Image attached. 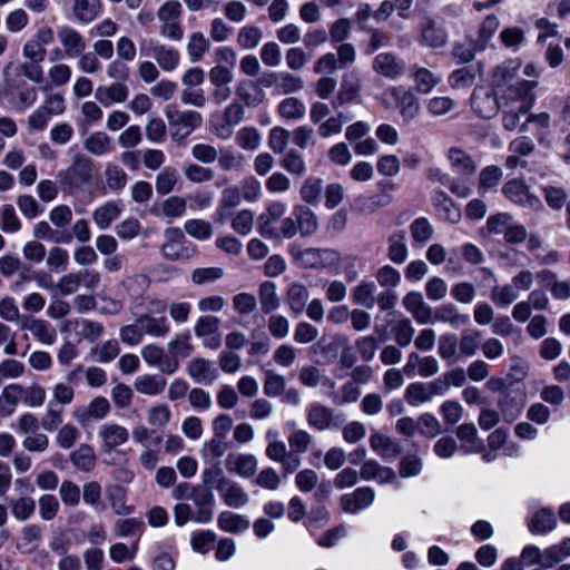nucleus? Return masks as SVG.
<instances>
[{"label": "nucleus", "instance_id": "obj_1", "mask_svg": "<svg viewBox=\"0 0 570 570\" xmlns=\"http://www.w3.org/2000/svg\"><path fill=\"white\" fill-rule=\"evenodd\" d=\"M171 497L176 500H190L196 507L195 512H193L189 503L179 502L174 505V521L178 528L186 525L188 522L207 524L213 521L215 497L208 488L183 482L173 489Z\"/></svg>", "mask_w": 570, "mask_h": 570}, {"label": "nucleus", "instance_id": "obj_2", "mask_svg": "<svg viewBox=\"0 0 570 570\" xmlns=\"http://www.w3.org/2000/svg\"><path fill=\"white\" fill-rule=\"evenodd\" d=\"M520 62L508 60L498 65L491 72V87L503 100H511L534 95L537 80L519 77Z\"/></svg>", "mask_w": 570, "mask_h": 570}, {"label": "nucleus", "instance_id": "obj_3", "mask_svg": "<svg viewBox=\"0 0 570 570\" xmlns=\"http://www.w3.org/2000/svg\"><path fill=\"white\" fill-rule=\"evenodd\" d=\"M165 116L168 121L171 139L176 142H181L203 124V117L196 110L183 111L174 106H167Z\"/></svg>", "mask_w": 570, "mask_h": 570}, {"label": "nucleus", "instance_id": "obj_4", "mask_svg": "<svg viewBox=\"0 0 570 570\" xmlns=\"http://www.w3.org/2000/svg\"><path fill=\"white\" fill-rule=\"evenodd\" d=\"M96 173L94 160L85 154L77 153L71 164L58 174L60 183L71 189H79L92 181Z\"/></svg>", "mask_w": 570, "mask_h": 570}, {"label": "nucleus", "instance_id": "obj_5", "mask_svg": "<svg viewBox=\"0 0 570 570\" xmlns=\"http://www.w3.org/2000/svg\"><path fill=\"white\" fill-rule=\"evenodd\" d=\"M166 243L161 246V253L165 258L176 261H187L196 253V247L188 242L184 233L178 227L165 230Z\"/></svg>", "mask_w": 570, "mask_h": 570}, {"label": "nucleus", "instance_id": "obj_6", "mask_svg": "<svg viewBox=\"0 0 570 570\" xmlns=\"http://www.w3.org/2000/svg\"><path fill=\"white\" fill-rule=\"evenodd\" d=\"M503 99L492 87L478 86L471 96V108L481 118L491 119L502 107Z\"/></svg>", "mask_w": 570, "mask_h": 570}, {"label": "nucleus", "instance_id": "obj_7", "mask_svg": "<svg viewBox=\"0 0 570 570\" xmlns=\"http://www.w3.org/2000/svg\"><path fill=\"white\" fill-rule=\"evenodd\" d=\"M139 49L141 55L155 58L165 71L174 70L179 63V52L175 48L160 45L154 39H142Z\"/></svg>", "mask_w": 570, "mask_h": 570}, {"label": "nucleus", "instance_id": "obj_8", "mask_svg": "<svg viewBox=\"0 0 570 570\" xmlns=\"http://www.w3.org/2000/svg\"><path fill=\"white\" fill-rule=\"evenodd\" d=\"M294 259L304 268H326L340 261V255L331 248H306L293 252Z\"/></svg>", "mask_w": 570, "mask_h": 570}, {"label": "nucleus", "instance_id": "obj_9", "mask_svg": "<svg viewBox=\"0 0 570 570\" xmlns=\"http://www.w3.org/2000/svg\"><path fill=\"white\" fill-rule=\"evenodd\" d=\"M535 96L503 100L501 109L503 112L502 125L504 129L510 131L518 129L522 124V118L527 117L532 108Z\"/></svg>", "mask_w": 570, "mask_h": 570}, {"label": "nucleus", "instance_id": "obj_10", "mask_svg": "<svg viewBox=\"0 0 570 570\" xmlns=\"http://www.w3.org/2000/svg\"><path fill=\"white\" fill-rule=\"evenodd\" d=\"M385 94L393 98L403 122L410 124L419 116L421 105L412 91L399 86L389 88Z\"/></svg>", "mask_w": 570, "mask_h": 570}, {"label": "nucleus", "instance_id": "obj_11", "mask_svg": "<svg viewBox=\"0 0 570 570\" xmlns=\"http://www.w3.org/2000/svg\"><path fill=\"white\" fill-rule=\"evenodd\" d=\"M503 194L513 203L531 208L539 209L542 207L541 200L529 191V187L519 179H512L504 184Z\"/></svg>", "mask_w": 570, "mask_h": 570}, {"label": "nucleus", "instance_id": "obj_12", "mask_svg": "<svg viewBox=\"0 0 570 570\" xmlns=\"http://www.w3.org/2000/svg\"><path fill=\"white\" fill-rule=\"evenodd\" d=\"M375 492L370 487L357 488L355 491L344 494L340 499V507L344 512L358 513L372 505Z\"/></svg>", "mask_w": 570, "mask_h": 570}, {"label": "nucleus", "instance_id": "obj_13", "mask_svg": "<svg viewBox=\"0 0 570 570\" xmlns=\"http://www.w3.org/2000/svg\"><path fill=\"white\" fill-rule=\"evenodd\" d=\"M362 81L355 71L344 73L341 79L340 90L332 100V106L338 108L355 101L360 97Z\"/></svg>", "mask_w": 570, "mask_h": 570}, {"label": "nucleus", "instance_id": "obj_14", "mask_svg": "<svg viewBox=\"0 0 570 570\" xmlns=\"http://www.w3.org/2000/svg\"><path fill=\"white\" fill-rule=\"evenodd\" d=\"M216 489L224 503L230 508H242L249 502V495L245 489L229 479L220 478Z\"/></svg>", "mask_w": 570, "mask_h": 570}, {"label": "nucleus", "instance_id": "obj_15", "mask_svg": "<svg viewBox=\"0 0 570 570\" xmlns=\"http://www.w3.org/2000/svg\"><path fill=\"white\" fill-rule=\"evenodd\" d=\"M57 37L67 57H77L87 48L83 36L71 26L63 24L58 27Z\"/></svg>", "mask_w": 570, "mask_h": 570}, {"label": "nucleus", "instance_id": "obj_16", "mask_svg": "<svg viewBox=\"0 0 570 570\" xmlns=\"http://www.w3.org/2000/svg\"><path fill=\"white\" fill-rule=\"evenodd\" d=\"M225 466L228 472L237 474L240 478L248 479L256 473L258 460L254 454L230 453L226 458Z\"/></svg>", "mask_w": 570, "mask_h": 570}, {"label": "nucleus", "instance_id": "obj_17", "mask_svg": "<svg viewBox=\"0 0 570 570\" xmlns=\"http://www.w3.org/2000/svg\"><path fill=\"white\" fill-rule=\"evenodd\" d=\"M187 373L195 383L200 385L212 384L218 376L217 368L206 358L194 357L187 364Z\"/></svg>", "mask_w": 570, "mask_h": 570}, {"label": "nucleus", "instance_id": "obj_18", "mask_svg": "<svg viewBox=\"0 0 570 570\" xmlns=\"http://www.w3.org/2000/svg\"><path fill=\"white\" fill-rule=\"evenodd\" d=\"M403 305L419 324L433 323L432 307L424 302L420 292L407 293L403 298Z\"/></svg>", "mask_w": 570, "mask_h": 570}, {"label": "nucleus", "instance_id": "obj_19", "mask_svg": "<svg viewBox=\"0 0 570 570\" xmlns=\"http://www.w3.org/2000/svg\"><path fill=\"white\" fill-rule=\"evenodd\" d=\"M98 435L102 440V446L106 451H111L129 439L128 430L117 423H105L98 430Z\"/></svg>", "mask_w": 570, "mask_h": 570}, {"label": "nucleus", "instance_id": "obj_20", "mask_svg": "<svg viewBox=\"0 0 570 570\" xmlns=\"http://www.w3.org/2000/svg\"><path fill=\"white\" fill-rule=\"evenodd\" d=\"M22 330L29 331L40 343L51 345L57 340L56 328L48 322L41 318L24 317Z\"/></svg>", "mask_w": 570, "mask_h": 570}, {"label": "nucleus", "instance_id": "obj_21", "mask_svg": "<svg viewBox=\"0 0 570 570\" xmlns=\"http://www.w3.org/2000/svg\"><path fill=\"white\" fill-rule=\"evenodd\" d=\"M368 441L372 451L384 460L393 461L402 452L400 444L383 433L374 432Z\"/></svg>", "mask_w": 570, "mask_h": 570}, {"label": "nucleus", "instance_id": "obj_22", "mask_svg": "<svg viewBox=\"0 0 570 570\" xmlns=\"http://www.w3.org/2000/svg\"><path fill=\"white\" fill-rule=\"evenodd\" d=\"M420 41L430 48H442L448 42V33L444 28L439 27L432 18L428 17L421 27Z\"/></svg>", "mask_w": 570, "mask_h": 570}, {"label": "nucleus", "instance_id": "obj_23", "mask_svg": "<svg viewBox=\"0 0 570 570\" xmlns=\"http://www.w3.org/2000/svg\"><path fill=\"white\" fill-rule=\"evenodd\" d=\"M373 70L389 79H395L403 75L404 66L393 53L381 52L373 60Z\"/></svg>", "mask_w": 570, "mask_h": 570}, {"label": "nucleus", "instance_id": "obj_24", "mask_svg": "<svg viewBox=\"0 0 570 570\" xmlns=\"http://www.w3.org/2000/svg\"><path fill=\"white\" fill-rule=\"evenodd\" d=\"M128 95V87L122 82L116 81L109 86H99L95 91V98L105 107L111 104L125 102Z\"/></svg>", "mask_w": 570, "mask_h": 570}, {"label": "nucleus", "instance_id": "obj_25", "mask_svg": "<svg viewBox=\"0 0 570 570\" xmlns=\"http://www.w3.org/2000/svg\"><path fill=\"white\" fill-rule=\"evenodd\" d=\"M120 354V343L117 338H109L104 342L96 343L89 350V356L97 363H110Z\"/></svg>", "mask_w": 570, "mask_h": 570}, {"label": "nucleus", "instance_id": "obj_26", "mask_svg": "<svg viewBox=\"0 0 570 570\" xmlns=\"http://www.w3.org/2000/svg\"><path fill=\"white\" fill-rule=\"evenodd\" d=\"M432 203L441 217L452 224L461 219V210L453 200L442 190H436L432 195Z\"/></svg>", "mask_w": 570, "mask_h": 570}, {"label": "nucleus", "instance_id": "obj_27", "mask_svg": "<svg viewBox=\"0 0 570 570\" xmlns=\"http://www.w3.org/2000/svg\"><path fill=\"white\" fill-rule=\"evenodd\" d=\"M308 298L309 291L304 284L298 282L289 284L286 292V304L293 314H302L306 307Z\"/></svg>", "mask_w": 570, "mask_h": 570}, {"label": "nucleus", "instance_id": "obj_28", "mask_svg": "<svg viewBox=\"0 0 570 570\" xmlns=\"http://www.w3.org/2000/svg\"><path fill=\"white\" fill-rule=\"evenodd\" d=\"M101 8V0H73L71 10L77 21L87 24L99 16Z\"/></svg>", "mask_w": 570, "mask_h": 570}, {"label": "nucleus", "instance_id": "obj_29", "mask_svg": "<svg viewBox=\"0 0 570 570\" xmlns=\"http://www.w3.org/2000/svg\"><path fill=\"white\" fill-rule=\"evenodd\" d=\"M137 320L144 335L147 334L154 337H164L170 331L169 322L165 316L156 317L150 314H142L138 316Z\"/></svg>", "mask_w": 570, "mask_h": 570}, {"label": "nucleus", "instance_id": "obj_30", "mask_svg": "<svg viewBox=\"0 0 570 570\" xmlns=\"http://www.w3.org/2000/svg\"><path fill=\"white\" fill-rule=\"evenodd\" d=\"M237 98L246 106V107H257L264 100V92L253 80H243L237 85L236 88Z\"/></svg>", "mask_w": 570, "mask_h": 570}, {"label": "nucleus", "instance_id": "obj_31", "mask_svg": "<svg viewBox=\"0 0 570 570\" xmlns=\"http://www.w3.org/2000/svg\"><path fill=\"white\" fill-rule=\"evenodd\" d=\"M298 232L302 236H311L318 229V219L315 213L307 206L298 205L294 208Z\"/></svg>", "mask_w": 570, "mask_h": 570}, {"label": "nucleus", "instance_id": "obj_32", "mask_svg": "<svg viewBox=\"0 0 570 570\" xmlns=\"http://www.w3.org/2000/svg\"><path fill=\"white\" fill-rule=\"evenodd\" d=\"M387 257L395 264H403L409 255L406 237L403 230L393 233L387 238Z\"/></svg>", "mask_w": 570, "mask_h": 570}, {"label": "nucleus", "instance_id": "obj_33", "mask_svg": "<svg viewBox=\"0 0 570 570\" xmlns=\"http://www.w3.org/2000/svg\"><path fill=\"white\" fill-rule=\"evenodd\" d=\"M217 525L224 532L239 533L249 528V520L232 511H223L217 518Z\"/></svg>", "mask_w": 570, "mask_h": 570}, {"label": "nucleus", "instance_id": "obj_34", "mask_svg": "<svg viewBox=\"0 0 570 570\" xmlns=\"http://www.w3.org/2000/svg\"><path fill=\"white\" fill-rule=\"evenodd\" d=\"M258 298L261 308L265 314L274 312L281 305L276 284L271 281H265L259 285Z\"/></svg>", "mask_w": 570, "mask_h": 570}, {"label": "nucleus", "instance_id": "obj_35", "mask_svg": "<svg viewBox=\"0 0 570 570\" xmlns=\"http://www.w3.org/2000/svg\"><path fill=\"white\" fill-rule=\"evenodd\" d=\"M432 320L449 323L452 327H460L469 323L470 316L460 313L453 304H443L436 308Z\"/></svg>", "mask_w": 570, "mask_h": 570}, {"label": "nucleus", "instance_id": "obj_36", "mask_svg": "<svg viewBox=\"0 0 570 570\" xmlns=\"http://www.w3.org/2000/svg\"><path fill=\"white\" fill-rule=\"evenodd\" d=\"M412 75L414 79V88L420 94L431 92L433 88L440 82V78L424 67L413 66Z\"/></svg>", "mask_w": 570, "mask_h": 570}, {"label": "nucleus", "instance_id": "obj_37", "mask_svg": "<svg viewBox=\"0 0 570 570\" xmlns=\"http://www.w3.org/2000/svg\"><path fill=\"white\" fill-rule=\"evenodd\" d=\"M121 206L119 203L109 202L98 207L92 213V218L100 229H107L111 223L119 217Z\"/></svg>", "mask_w": 570, "mask_h": 570}, {"label": "nucleus", "instance_id": "obj_38", "mask_svg": "<svg viewBox=\"0 0 570 570\" xmlns=\"http://www.w3.org/2000/svg\"><path fill=\"white\" fill-rule=\"evenodd\" d=\"M448 158L452 167L462 175L470 176L476 170L474 160L462 149L451 148L448 153Z\"/></svg>", "mask_w": 570, "mask_h": 570}, {"label": "nucleus", "instance_id": "obj_39", "mask_svg": "<svg viewBox=\"0 0 570 570\" xmlns=\"http://www.w3.org/2000/svg\"><path fill=\"white\" fill-rule=\"evenodd\" d=\"M83 147L94 156H102L111 150V138L104 131H95L83 141Z\"/></svg>", "mask_w": 570, "mask_h": 570}, {"label": "nucleus", "instance_id": "obj_40", "mask_svg": "<svg viewBox=\"0 0 570 570\" xmlns=\"http://www.w3.org/2000/svg\"><path fill=\"white\" fill-rule=\"evenodd\" d=\"M186 212V200L180 196H170L166 198L158 209L154 208L153 213L167 218L181 217Z\"/></svg>", "mask_w": 570, "mask_h": 570}, {"label": "nucleus", "instance_id": "obj_41", "mask_svg": "<svg viewBox=\"0 0 570 570\" xmlns=\"http://www.w3.org/2000/svg\"><path fill=\"white\" fill-rule=\"evenodd\" d=\"M277 111L286 120H299L305 116L306 107L301 99L289 97L279 102Z\"/></svg>", "mask_w": 570, "mask_h": 570}, {"label": "nucleus", "instance_id": "obj_42", "mask_svg": "<svg viewBox=\"0 0 570 570\" xmlns=\"http://www.w3.org/2000/svg\"><path fill=\"white\" fill-rule=\"evenodd\" d=\"M210 49V41L203 32H191L187 42V52L193 62L202 60L205 52Z\"/></svg>", "mask_w": 570, "mask_h": 570}, {"label": "nucleus", "instance_id": "obj_43", "mask_svg": "<svg viewBox=\"0 0 570 570\" xmlns=\"http://www.w3.org/2000/svg\"><path fill=\"white\" fill-rule=\"evenodd\" d=\"M179 179V175L176 168L167 166L164 167L160 173L156 176L155 188L159 195H168L171 193Z\"/></svg>", "mask_w": 570, "mask_h": 570}, {"label": "nucleus", "instance_id": "obj_44", "mask_svg": "<svg viewBox=\"0 0 570 570\" xmlns=\"http://www.w3.org/2000/svg\"><path fill=\"white\" fill-rule=\"evenodd\" d=\"M79 326L78 336L80 340L89 343H96L105 334V326L102 323L89 318H82L77 322Z\"/></svg>", "mask_w": 570, "mask_h": 570}, {"label": "nucleus", "instance_id": "obj_45", "mask_svg": "<svg viewBox=\"0 0 570 570\" xmlns=\"http://www.w3.org/2000/svg\"><path fill=\"white\" fill-rule=\"evenodd\" d=\"M109 403L105 397H96L89 404V406L78 414V421L86 424L89 420H101L109 412Z\"/></svg>", "mask_w": 570, "mask_h": 570}, {"label": "nucleus", "instance_id": "obj_46", "mask_svg": "<svg viewBox=\"0 0 570 570\" xmlns=\"http://www.w3.org/2000/svg\"><path fill=\"white\" fill-rule=\"evenodd\" d=\"M557 525L554 513L548 509L537 511L530 523V531L533 533H546L552 531Z\"/></svg>", "mask_w": 570, "mask_h": 570}, {"label": "nucleus", "instance_id": "obj_47", "mask_svg": "<svg viewBox=\"0 0 570 570\" xmlns=\"http://www.w3.org/2000/svg\"><path fill=\"white\" fill-rule=\"evenodd\" d=\"M570 556V540L553 544L542 552V566L551 568Z\"/></svg>", "mask_w": 570, "mask_h": 570}, {"label": "nucleus", "instance_id": "obj_48", "mask_svg": "<svg viewBox=\"0 0 570 570\" xmlns=\"http://www.w3.org/2000/svg\"><path fill=\"white\" fill-rule=\"evenodd\" d=\"M456 434L466 452H478L482 449V441L478 438L474 424L460 425Z\"/></svg>", "mask_w": 570, "mask_h": 570}, {"label": "nucleus", "instance_id": "obj_49", "mask_svg": "<svg viewBox=\"0 0 570 570\" xmlns=\"http://www.w3.org/2000/svg\"><path fill=\"white\" fill-rule=\"evenodd\" d=\"M70 460L76 468L85 472L92 470L96 464L94 449L86 444L80 445L75 452H72L70 454Z\"/></svg>", "mask_w": 570, "mask_h": 570}, {"label": "nucleus", "instance_id": "obj_50", "mask_svg": "<svg viewBox=\"0 0 570 570\" xmlns=\"http://www.w3.org/2000/svg\"><path fill=\"white\" fill-rule=\"evenodd\" d=\"M456 107V101L448 96H435L428 100L426 110L433 117H443Z\"/></svg>", "mask_w": 570, "mask_h": 570}, {"label": "nucleus", "instance_id": "obj_51", "mask_svg": "<svg viewBox=\"0 0 570 570\" xmlns=\"http://www.w3.org/2000/svg\"><path fill=\"white\" fill-rule=\"evenodd\" d=\"M282 167L289 174L303 176L306 173V163L301 153L289 149L281 160Z\"/></svg>", "mask_w": 570, "mask_h": 570}, {"label": "nucleus", "instance_id": "obj_52", "mask_svg": "<svg viewBox=\"0 0 570 570\" xmlns=\"http://www.w3.org/2000/svg\"><path fill=\"white\" fill-rule=\"evenodd\" d=\"M360 475L363 480H373L381 478L383 481L392 480L395 476L392 469L382 468L374 460H367L362 464Z\"/></svg>", "mask_w": 570, "mask_h": 570}, {"label": "nucleus", "instance_id": "obj_53", "mask_svg": "<svg viewBox=\"0 0 570 570\" xmlns=\"http://www.w3.org/2000/svg\"><path fill=\"white\" fill-rule=\"evenodd\" d=\"M499 26L500 21L498 17H495L494 14L485 17L479 29V36L476 40L478 51H482L487 48L489 41L491 40L494 32L498 30Z\"/></svg>", "mask_w": 570, "mask_h": 570}, {"label": "nucleus", "instance_id": "obj_54", "mask_svg": "<svg viewBox=\"0 0 570 570\" xmlns=\"http://www.w3.org/2000/svg\"><path fill=\"white\" fill-rule=\"evenodd\" d=\"M10 509L16 520L26 521L33 514L36 502L30 497H20L11 501Z\"/></svg>", "mask_w": 570, "mask_h": 570}, {"label": "nucleus", "instance_id": "obj_55", "mask_svg": "<svg viewBox=\"0 0 570 570\" xmlns=\"http://www.w3.org/2000/svg\"><path fill=\"white\" fill-rule=\"evenodd\" d=\"M168 352L174 357H188L194 352V346L190 343L189 333H183L167 344Z\"/></svg>", "mask_w": 570, "mask_h": 570}, {"label": "nucleus", "instance_id": "obj_56", "mask_svg": "<svg viewBox=\"0 0 570 570\" xmlns=\"http://www.w3.org/2000/svg\"><path fill=\"white\" fill-rule=\"evenodd\" d=\"M375 284L368 281H362L356 287L353 288L352 296L356 304L371 308L374 306Z\"/></svg>", "mask_w": 570, "mask_h": 570}, {"label": "nucleus", "instance_id": "obj_57", "mask_svg": "<svg viewBox=\"0 0 570 570\" xmlns=\"http://www.w3.org/2000/svg\"><path fill=\"white\" fill-rule=\"evenodd\" d=\"M299 381L307 387H332L330 381L315 366H305L299 371Z\"/></svg>", "mask_w": 570, "mask_h": 570}, {"label": "nucleus", "instance_id": "obj_58", "mask_svg": "<svg viewBox=\"0 0 570 570\" xmlns=\"http://www.w3.org/2000/svg\"><path fill=\"white\" fill-rule=\"evenodd\" d=\"M480 332L475 330H465L461 333L459 342V354L461 356H472L480 346Z\"/></svg>", "mask_w": 570, "mask_h": 570}, {"label": "nucleus", "instance_id": "obj_59", "mask_svg": "<svg viewBox=\"0 0 570 570\" xmlns=\"http://www.w3.org/2000/svg\"><path fill=\"white\" fill-rule=\"evenodd\" d=\"M323 190V181L316 177H308L301 187V197L307 204L315 205L320 202Z\"/></svg>", "mask_w": 570, "mask_h": 570}, {"label": "nucleus", "instance_id": "obj_60", "mask_svg": "<svg viewBox=\"0 0 570 570\" xmlns=\"http://www.w3.org/2000/svg\"><path fill=\"white\" fill-rule=\"evenodd\" d=\"M186 233L198 239L206 240L213 235V226L209 222L204 219H188L184 224Z\"/></svg>", "mask_w": 570, "mask_h": 570}, {"label": "nucleus", "instance_id": "obj_61", "mask_svg": "<svg viewBox=\"0 0 570 570\" xmlns=\"http://www.w3.org/2000/svg\"><path fill=\"white\" fill-rule=\"evenodd\" d=\"M21 222L10 204L4 205L0 213V228L8 234H14L21 229Z\"/></svg>", "mask_w": 570, "mask_h": 570}, {"label": "nucleus", "instance_id": "obj_62", "mask_svg": "<svg viewBox=\"0 0 570 570\" xmlns=\"http://www.w3.org/2000/svg\"><path fill=\"white\" fill-rule=\"evenodd\" d=\"M304 87V81L301 77L289 72H277L276 88L279 92L287 95L299 91Z\"/></svg>", "mask_w": 570, "mask_h": 570}, {"label": "nucleus", "instance_id": "obj_63", "mask_svg": "<svg viewBox=\"0 0 570 570\" xmlns=\"http://www.w3.org/2000/svg\"><path fill=\"white\" fill-rule=\"evenodd\" d=\"M138 550V543H134L131 547L122 542H116L109 547V558L115 563H124L134 560Z\"/></svg>", "mask_w": 570, "mask_h": 570}, {"label": "nucleus", "instance_id": "obj_64", "mask_svg": "<svg viewBox=\"0 0 570 570\" xmlns=\"http://www.w3.org/2000/svg\"><path fill=\"white\" fill-rule=\"evenodd\" d=\"M459 341L455 334L445 333L439 338L438 353L444 361H450L458 355Z\"/></svg>", "mask_w": 570, "mask_h": 570}]
</instances>
